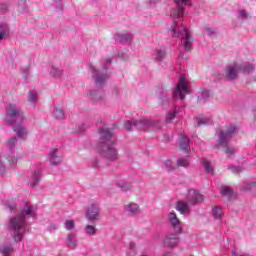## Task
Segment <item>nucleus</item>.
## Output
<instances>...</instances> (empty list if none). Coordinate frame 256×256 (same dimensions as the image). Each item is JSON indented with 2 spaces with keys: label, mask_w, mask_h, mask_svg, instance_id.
<instances>
[{
  "label": "nucleus",
  "mask_w": 256,
  "mask_h": 256,
  "mask_svg": "<svg viewBox=\"0 0 256 256\" xmlns=\"http://www.w3.org/2000/svg\"><path fill=\"white\" fill-rule=\"evenodd\" d=\"M113 145H115V138L113 137L111 130L101 129L99 150L102 157H105L108 161H117L119 158L117 150Z\"/></svg>",
  "instance_id": "obj_1"
},
{
  "label": "nucleus",
  "mask_w": 256,
  "mask_h": 256,
  "mask_svg": "<svg viewBox=\"0 0 256 256\" xmlns=\"http://www.w3.org/2000/svg\"><path fill=\"white\" fill-rule=\"evenodd\" d=\"M13 131L20 139H27V130L21 124L13 126Z\"/></svg>",
  "instance_id": "obj_11"
},
{
  "label": "nucleus",
  "mask_w": 256,
  "mask_h": 256,
  "mask_svg": "<svg viewBox=\"0 0 256 256\" xmlns=\"http://www.w3.org/2000/svg\"><path fill=\"white\" fill-rule=\"evenodd\" d=\"M250 69L253 70V66H251Z\"/></svg>",
  "instance_id": "obj_48"
},
{
  "label": "nucleus",
  "mask_w": 256,
  "mask_h": 256,
  "mask_svg": "<svg viewBox=\"0 0 256 256\" xmlns=\"http://www.w3.org/2000/svg\"><path fill=\"white\" fill-rule=\"evenodd\" d=\"M40 177H41V173L39 171H36V172L33 173L32 181H31L32 187H35V185H37V183H39V178Z\"/></svg>",
  "instance_id": "obj_26"
},
{
  "label": "nucleus",
  "mask_w": 256,
  "mask_h": 256,
  "mask_svg": "<svg viewBox=\"0 0 256 256\" xmlns=\"http://www.w3.org/2000/svg\"><path fill=\"white\" fill-rule=\"evenodd\" d=\"M76 237H77V235L75 233H69L67 235V245L71 249H75V247H77Z\"/></svg>",
  "instance_id": "obj_13"
},
{
  "label": "nucleus",
  "mask_w": 256,
  "mask_h": 256,
  "mask_svg": "<svg viewBox=\"0 0 256 256\" xmlns=\"http://www.w3.org/2000/svg\"><path fill=\"white\" fill-rule=\"evenodd\" d=\"M224 153L233 155V153H235V149L234 148H226V149H224Z\"/></svg>",
  "instance_id": "obj_39"
},
{
  "label": "nucleus",
  "mask_w": 256,
  "mask_h": 256,
  "mask_svg": "<svg viewBox=\"0 0 256 256\" xmlns=\"http://www.w3.org/2000/svg\"><path fill=\"white\" fill-rule=\"evenodd\" d=\"M177 243H179V236L177 234H171L166 236L164 239L165 247L168 249H173V247H177Z\"/></svg>",
  "instance_id": "obj_9"
},
{
  "label": "nucleus",
  "mask_w": 256,
  "mask_h": 256,
  "mask_svg": "<svg viewBox=\"0 0 256 256\" xmlns=\"http://www.w3.org/2000/svg\"><path fill=\"white\" fill-rule=\"evenodd\" d=\"M177 25V22H174V24L171 26V29H172V32L174 33L173 35H174V37H179V33H180V31L178 30L177 31V29H175V26Z\"/></svg>",
  "instance_id": "obj_37"
},
{
  "label": "nucleus",
  "mask_w": 256,
  "mask_h": 256,
  "mask_svg": "<svg viewBox=\"0 0 256 256\" xmlns=\"http://www.w3.org/2000/svg\"><path fill=\"white\" fill-rule=\"evenodd\" d=\"M53 117L54 119H65V113L63 112V108H56Z\"/></svg>",
  "instance_id": "obj_25"
},
{
  "label": "nucleus",
  "mask_w": 256,
  "mask_h": 256,
  "mask_svg": "<svg viewBox=\"0 0 256 256\" xmlns=\"http://www.w3.org/2000/svg\"><path fill=\"white\" fill-rule=\"evenodd\" d=\"M203 165H204V167H205V169H206V171L208 173H212L213 174V167H211V162H209L207 160H204L203 161Z\"/></svg>",
  "instance_id": "obj_31"
},
{
  "label": "nucleus",
  "mask_w": 256,
  "mask_h": 256,
  "mask_svg": "<svg viewBox=\"0 0 256 256\" xmlns=\"http://www.w3.org/2000/svg\"><path fill=\"white\" fill-rule=\"evenodd\" d=\"M85 229L87 235H95L97 233V228L94 225H87Z\"/></svg>",
  "instance_id": "obj_27"
},
{
  "label": "nucleus",
  "mask_w": 256,
  "mask_h": 256,
  "mask_svg": "<svg viewBox=\"0 0 256 256\" xmlns=\"http://www.w3.org/2000/svg\"><path fill=\"white\" fill-rule=\"evenodd\" d=\"M34 211L35 209L33 208V206H31V203L26 202L20 215H33Z\"/></svg>",
  "instance_id": "obj_15"
},
{
  "label": "nucleus",
  "mask_w": 256,
  "mask_h": 256,
  "mask_svg": "<svg viewBox=\"0 0 256 256\" xmlns=\"http://www.w3.org/2000/svg\"><path fill=\"white\" fill-rule=\"evenodd\" d=\"M212 215L215 219H220V217H223V209L219 206H215L212 209Z\"/></svg>",
  "instance_id": "obj_23"
},
{
  "label": "nucleus",
  "mask_w": 256,
  "mask_h": 256,
  "mask_svg": "<svg viewBox=\"0 0 256 256\" xmlns=\"http://www.w3.org/2000/svg\"><path fill=\"white\" fill-rule=\"evenodd\" d=\"M28 99L32 103H35V101H37V92H35L33 90L29 91Z\"/></svg>",
  "instance_id": "obj_29"
},
{
  "label": "nucleus",
  "mask_w": 256,
  "mask_h": 256,
  "mask_svg": "<svg viewBox=\"0 0 256 256\" xmlns=\"http://www.w3.org/2000/svg\"><path fill=\"white\" fill-rule=\"evenodd\" d=\"M178 167H189V161L187 159L180 158L177 161Z\"/></svg>",
  "instance_id": "obj_30"
},
{
  "label": "nucleus",
  "mask_w": 256,
  "mask_h": 256,
  "mask_svg": "<svg viewBox=\"0 0 256 256\" xmlns=\"http://www.w3.org/2000/svg\"><path fill=\"white\" fill-rule=\"evenodd\" d=\"M51 157H50V162L52 163V165H59V163H61L62 159L60 156H57V150L53 149L51 151Z\"/></svg>",
  "instance_id": "obj_17"
},
{
  "label": "nucleus",
  "mask_w": 256,
  "mask_h": 256,
  "mask_svg": "<svg viewBox=\"0 0 256 256\" xmlns=\"http://www.w3.org/2000/svg\"><path fill=\"white\" fill-rule=\"evenodd\" d=\"M143 129H149V127H156V129H159V122L155 121H144L142 122Z\"/></svg>",
  "instance_id": "obj_24"
},
{
  "label": "nucleus",
  "mask_w": 256,
  "mask_h": 256,
  "mask_svg": "<svg viewBox=\"0 0 256 256\" xmlns=\"http://www.w3.org/2000/svg\"><path fill=\"white\" fill-rule=\"evenodd\" d=\"M5 32H0V41H2V39H5Z\"/></svg>",
  "instance_id": "obj_44"
},
{
  "label": "nucleus",
  "mask_w": 256,
  "mask_h": 256,
  "mask_svg": "<svg viewBox=\"0 0 256 256\" xmlns=\"http://www.w3.org/2000/svg\"><path fill=\"white\" fill-rule=\"evenodd\" d=\"M235 131H237V127H235V125L224 127L220 132L221 145H225V143H227L231 139Z\"/></svg>",
  "instance_id": "obj_5"
},
{
  "label": "nucleus",
  "mask_w": 256,
  "mask_h": 256,
  "mask_svg": "<svg viewBox=\"0 0 256 256\" xmlns=\"http://www.w3.org/2000/svg\"><path fill=\"white\" fill-rule=\"evenodd\" d=\"M65 228L68 230V231H71L73 229H75V221L74 220H67L65 222Z\"/></svg>",
  "instance_id": "obj_28"
},
{
  "label": "nucleus",
  "mask_w": 256,
  "mask_h": 256,
  "mask_svg": "<svg viewBox=\"0 0 256 256\" xmlns=\"http://www.w3.org/2000/svg\"><path fill=\"white\" fill-rule=\"evenodd\" d=\"M102 81H105V76H96L97 85H101Z\"/></svg>",
  "instance_id": "obj_38"
},
{
  "label": "nucleus",
  "mask_w": 256,
  "mask_h": 256,
  "mask_svg": "<svg viewBox=\"0 0 256 256\" xmlns=\"http://www.w3.org/2000/svg\"><path fill=\"white\" fill-rule=\"evenodd\" d=\"M5 173V166L3 165V161L0 159V175Z\"/></svg>",
  "instance_id": "obj_40"
},
{
  "label": "nucleus",
  "mask_w": 256,
  "mask_h": 256,
  "mask_svg": "<svg viewBox=\"0 0 256 256\" xmlns=\"http://www.w3.org/2000/svg\"><path fill=\"white\" fill-rule=\"evenodd\" d=\"M169 219L174 227H179L181 221L179 220V218H177V214H175V212H171L169 214Z\"/></svg>",
  "instance_id": "obj_22"
},
{
  "label": "nucleus",
  "mask_w": 256,
  "mask_h": 256,
  "mask_svg": "<svg viewBox=\"0 0 256 256\" xmlns=\"http://www.w3.org/2000/svg\"><path fill=\"white\" fill-rule=\"evenodd\" d=\"M129 248H130V251L128 252V255L129 256H134V255H136V250H135V243H133V242H131L130 244H129Z\"/></svg>",
  "instance_id": "obj_36"
},
{
  "label": "nucleus",
  "mask_w": 256,
  "mask_h": 256,
  "mask_svg": "<svg viewBox=\"0 0 256 256\" xmlns=\"http://www.w3.org/2000/svg\"><path fill=\"white\" fill-rule=\"evenodd\" d=\"M239 71H249V68L247 67H241L237 64H234L232 66H229L224 71V77L228 79L229 81H234V79H237L239 77Z\"/></svg>",
  "instance_id": "obj_4"
},
{
  "label": "nucleus",
  "mask_w": 256,
  "mask_h": 256,
  "mask_svg": "<svg viewBox=\"0 0 256 256\" xmlns=\"http://www.w3.org/2000/svg\"><path fill=\"white\" fill-rule=\"evenodd\" d=\"M185 33V40H184V48L186 51H191L193 45V37H191V34H189V30L187 28H184Z\"/></svg>",
  "instance_id": "obj_10"
},
{
  "label": "nucleus",
  "mask_w": 256,
  "mask_h": 256,
  "mask_svg": "<svg viewBox=\"0 0 256 256\" xmlns=\"http://www.w3.org/2000/svg\"><path fill=\"white\" fill-rule=\"evenodd\" d=\"M157 53H158L159 59H161V57H163V55H165V52H163L161 50L157 51Z\"/></svg>",
  "instance_id": "obj_42"
},
{
  "label": "nucleus",
  "mask_w": 256,
  "mask_h": 256,
  "mask_svg": "<svg viewBox=\"0 0 256 256\" xmlns=\"http://www.w3.org/2000/svg\"><path fill=\"white\" fill-rule=\"evenodd\" d=\"M191 0H175L176 5L178 6V15L181 17L183 15V7L187 5Z\"/></svg>",
  "instance_id": "obj_18"
},
{
  "label": "nucleus",
  "mask_w": 256,
  "mask_h": 256,
  "mask_svg": "<svg viewBox=\"0 0 256 256\" xmlns=\"http://www.w3.org/2000/svg\"><path fill=\"white\" fill-rule=\"evenodd\" d=\"M1 253L4 254V256H9L11 253H13V248L6 246L1 250Z\"/></svg>",
  "instance_id": "obj_32"
},
{
  "label": "nucleus",
  "mask_w": 256,
  "mask_h": 256,
  "mask_svg": "<svg viewBox=\"0 0 256 256\" xmlns=\"http://www.w3.org/2000/svg\"><path fill=\"white\" fill-rule=\"evenodd\" d=\"M86 218L89 221H99V207L97 204L92 203L87 209Z\"/></svg>",
  "instance_id": "obj_7"
},
{
  "label": "nucleus",
  "mask_w": 256,
  "mask_h": 256,
  "mask_svg": "<svg viewBox=\"0 0 256 256\" xmlns=\"http://www.w3.org/2000/svg\"><path fill=\"white\" fill-rule=\"evenodd\" d=\"M196 123L198 127H201V125H207L208 123H211V118L207 116H199L196 118Z\"/></svg>",
  "instance_id": "obj_19"
},
{
  "label": "nucleus",
  "mask_w": 256,
  "mask_h": 256,
  "mask_svg": "<svg viewBox=\"0 0 256 256\" xmlns=\"http://www.w3.org/2000/svg\"><path fill=\"white\" fill-rule=\"evenodd\" d=\"M180 149L182 151H189V138L185 135L180 137Z\"/></svg>",
  "instance_id": "obj_16"
},
{
  "label": "nucleus",
  "mask_w": 256,
  "mask_h": 256,
  "mask_svg": "<svg viewBox=\"0 0 256 256\" xmlns=\"http://www.w3.org/2000/svg\"><path fill=\"white\" fill-rule=\"evenodd\" d=\"M177 211H179L182 215H185V213H189V204L185 202H178L176 205Z\"/></svg>",
  "instance_id": "obj_14"
},
{
  "label": "nucleus",
  "mask_w": 256,
  "mask_h": 256,
  "mask_svg": "<svg viewBox=\"0 0 256 256\" xmlns=\"http://www.w3.org/2000/svg\"><path fill=\"white\" fill-rule=\"evenodd\" d=\"M27 227L26 218L24 215L18 214L10 219L9 228L14 231V241H22Z\"/></svg>",
  "instance_id": "obj_2"
},
{
  "label": "nucleus",
  "mask_w": 256,
  "mask_h": 256,
  "mask_svg": "<svg viewBox=\"0 0 256 256\" xmlns=\"http://www.w3.org/2000/svg\"><path fill=\"white\" fill-rule=\"evenodd\" d=\"M124 127L127 131H133V129H139V124L135 121H126Z\"/></svg>",
  "instance_id": "obj_21"
},
{
  "label": "nucleus",
  "mask_w": 256,
  "mask_h": 256,
  "mask_svg": "<svg viewBox=\"0 0 256 256\" xmlns=\"http://www.w3.org/2000/svg\"><path fill=\"white\" fill-rule=\"evenodd\" d=\"M106 63H111V59H107V60H106Z\"/></svg>",
  "instance_id": "obj_47"
},
{
  "label": "nucleus",
  "mask_w": 256,
  "mask_h": 256,
  "mask_svg": "<svg viewBox=\"0 0 256 256\" xmlns=\"http://www.w3.org/2000/svg\"><path fill=\"white\" fill-rule=\"evenodd\" d=\"M240 15H242V17H247V12L246 11H241Z\"/></svg>",
  "instance_id": "obj_46"
},
{
  "label": "nucleus",
  "mask_w": 256,
  "mask_h": 256,
  "mask_svg": "<svg viewBox=\"0 0 256 256\" xmlns=\"http://www.w3.org/2000/svg\"><path fill=\"white\" fill-rule=\"evenodd\" d=\"M202 95H203L204 97H209V91H204V92H202Z\"/></svg>",
  "instance_id": "obj_45"
},
{
  "label": "nucleus",
  "mask_w": 256,
  "mask_h": 256,
  "mask_svg": "<svg viewBox=\"0 0 256 256\" xmlns=\"http://www.w3.org/2000/svg\"><path fill=\"white\" fill-rule=\"evenodd\" d=\"M23 112L17 108V105L10 104L6 107V120L8 123H17V121H23Z\"/></svg>",
  "instance_id": "obj_3"
},
{
  "label": "nucleus",
  "mask_w": 256,
  "mask_h": 256,
  "mask_svg": "<svg viewBox=\"0 0 256 256\" xmlns=\"http://www.w3.org/2000/svg\"><path fill=\"white\" fill-rule=\"evenodd\" d=\"M126 211L130 213V215H138L141 212V208L137 203H128L125 207Z\"/></svg>",
  "instance_id": "obj_12"
},
{
  "label": "nucleus",
  "mask_w": 256,
  "mask_h": 256,
  "mask_svg": "<svg viewBox=\"0 0 256 256\" xmlns=\"http://www.w3.org/2000/svg\"><path fill=\"white\" fill-rule=\"evenodd\" d=\"M118 185L122 191H129V189H131V185L125 182H120Z\"/></svg>",
  "instance_id": "obj_35"
},
{
  "label": "nucleus",
  "mask_w": 256,
  "mask_h": 256,
  "mask_svg": "<svg viewBox=\"0 0 256 256\" xmlns=\"http://www.w3.org/2000/svg\"><path fill=\"white\" fill-rule=\"evenodd\" d=\"M16 144H17V138H11L6 142L7 147H9L10 149L15 147Z\"/></svg>",
  "instance_id": "obj_34"
},
{
  "label": "nucleus",
  "mask_w": 256,
  "mask_h": 256,
  "mask_svg": "<svg viewBox=\"0 0 256 256\" xmlns=\"http://www.w3.org/2000/svg\"><path fill=\"white\" fill-rule=\"evenodd\" d=\"M172 119H175V113H170L166 117L167 122L171 121Z\"/></svg>",
  "instance_id": "obj_41"
},
{
  "label": "nucleus",
  "mask_w": 256,
  "mask_h": 256,
  "mask_svg": "<svg viewBox=\"0 0 256 256\" xmlns=\"http://www.w3.org/2000/svg\"><path fill=\"white\" fill-rule=\"evenodd\" d=\"M203 201H204L203 195L200 194L198 191L191 190L188 193V203H189V205H197V203H203Z\"/></svg>",
  "instance_id": "obj_8"
},
{
  "label": "nucleus",
  "mask_w": 256,
  "mask_h": 256,
  "mask_svg": "<svg viewBox=\"0 0 256 256\" xmlns=\"http://www.w3.org/2000/svg\"><path fill=\"white\" fill-rule=\"evenodd\" d=\"M176 92L179 93L181 101L185 100L186 95H189V82H187L185 76H181Z\"/></svg>",
  "instance_id": "obj_6"
},
{
  "label": "nucleus",
  "mask_w": 256,
  "mask_h": 256,
  "mask_svg": "<svg viewBox=\"0 0 256 256\" xmlns=\"http://www.w3.org/2000/svg\"><path fill=\"white\" fill-rule=\"evenodd\" d=\"M6 161H8L10 165H15L17 164V161H19V158L15 156H7Z\"/></svg>",
  "instance_id": "obj_33"
},
{
  "label": "nucleus",
  "mask_w": 256,
  "mask_h": 256,
  "mask_svg": "<svg viewBox=\"0 0 256 256\" xmlns=\"http://www.w3.org/2000/svg\"><path fill=\"white\" fill-rule=\"evenodd\" d=\"M222 197H227L228 199H231V195H233V190L229 188V186H223L220 191Z\"/></svg>",
  "instance_id": "obj_20"
},
{
  "label": "nucleus",
  "mask_w": 256,
  "mask_h": 256,
  "mask_svg": "<svg viewBox=\"0 0 256 256\" xmlns=\"http://www.w3.org/2000/svg\"><path fill=\"white\" fill-rule=\"evenodd\" d=\"M165 165H166V167H169V169H171L172 163H171L170 160H168V161L165 162Z\"/></svg>",
  "instance_id": "obj_43"
}]
</instances>
